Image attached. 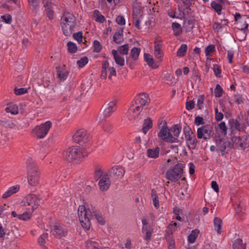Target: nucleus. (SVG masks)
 I'll return each instance as SVG.
<instances>
[{"instance_id": "f257e3e1", "label": "nucleus", "mask_w": 249, "mask_h": 249, "mask_svg": "<svg viewBox=\"0 0 249 249\" xmlns=\"http://www.w3.org/2000/svg\"><path fill=\"white\" fill-rule=\"evenodd\" d=\"M78 214L82 226L87 230L89 229L90 220L94 217L101 225H103L105 224L104 218L95 208H92V209L90 210L89 208L86 209L85 205H80L78 210Z\"/></svg>"}, {"instance_id": "f03ea898", "label": "nucleus", "mask_w": 249, "mask_h": 249, "mask_svg": "<svg viewBox=\"0 0 249 249\" xmlns=\"http://www.w3.org/2000/svg\"><path fill=\"white\" fill-rule=\"evenodd\" d=\"M61 25L63 34L66 36H70L76 25V18L69 12H65L61 18Z\"/></svg>"}, {"instance_id": "7ed1b4c3", "label": "nucleus", "mask_w": 249, "mask_h": 249, "mask_svg": "<svg viewBox=\"0 0 249 249\" xmlns=\"http://www.w3.org/2000/svg\"><path fill=\"white\" fill-rule=\"evenodd\" d=\"M63 158L69 162L76 164L84 157L82 149L79 146L69 147L63 154Z\"/></svg>"}, {"instance_id": "20e7f679", "label": "nucleus", "mask_w": 249, "mask_h": 249, "mask_svg": "<svg viewBox=\"0 0 249 249\" xmlns=\"http://www.w3.org/2000/svg\"><path fill=\"white\" fill-rule=\"evenodd\" d=\"M40 171L34 166H30L27 169V180L29 184L32 186H36L39 184Z\"/></svg>"}, {"instance_id": "39448f33", "label": "nucleus", "mask_w": 249, "mask_h": 249, "mask_svg": "<svg viewBox=\"0 0 249 249\" xmlns=\"http://www.w3.org/2000/svg\"><path fill=\"white\" fill-rule=\"evenodd\" d=\"M183 165L181 163L176 164L174 168L167 171L166 178L167 179L173 182H175L179 180L183 173Z\"/></svg>"}, {"instance_id": "423d86ee", "label": "nucleus", "mask_w": 249, "mask_h": 249, "mask_svg": "<svg viewBox=\"0 0 249 249\" xmlns=\"http://www.w3.org/2000/svg\"><path fill=\"white\" fill-rule=\"evenodd\" d=\"M39 204V199L37 196L35 194H30L26 196L21 202V205L22 206H29L27 208L28 210H31L33 212L37 208Z\"/></svg>"}, {"instance_id": "0eeeda50", "label": "nucleus", "mask_w": 249, "mask_h": 249, "mask_svg": "<svg viewBox=\"0 0 249 249\" xmlns=\"http://www.w3.org/2000/svg\"><path fill=\"white\" fill-rule=\"evenodd\" d=\"M73 140L79 144H84L90 140V136L87 130L80 129L76 131L72 137Z\"/></svg>"}, {"instance_id": "6e6552de", "label": "nucleus", "mask_w": 249, "mask_h": 249, "mask_svg": "<svg viewBox=\"0 0 249 249\" xmlns=\"http://www.w3.org/2000/svg\"><path fill=\"white\" fill-rule=\"evenodd\" d=\"M51 126V122L47 121L45 123L36 126L33 130V132L36 133L38 138L42 139L47 135Z\"/></svg>"}, {"instance_id": "1a4fd4ad", "label": "nucleus", "mask_w": 249, "mask_h": 249, "mask_svg": "<svg viewBox=\"0 0 249 249\" xmlns=\"http://www.w3.org/2000/svg\"><path fill=\"white\" fill-rule=\"evenodd\" d=\"M213 128L210 125L201 126L197 130V136L199 139H203L206 140L213 137Z\"/></svg>"}, {"instance_id": "9d476101", "label": "nucleus", "mask_w": 249, "mask_h": 249, "mask_svg": "<svg viewBox=\"0 0 249 249\" xmlns=\"http://www.w3.org/2000/svg\"><path fill=\"white\" fill-rule=\"evenodd\" d=\"M158 137L166 142L172 143L176 141V138L172 136L171 132H170L166 123L162 126L158 134Z\"/></svg>"}, {"instance_id": "9b49d317", "label": "nucleus", "mask_w": 249, "mask_h": 249, "mask_svg": "<svg viewBox=\"0 0 249 249\" xmlns=\"http://www.w3.org/2000/svg\"><path fill=\"white\" fill-rule=\"evenodd\" d=\"M215 143L217 147V150L221 151L222 156L224 155L225 150H229L232 146L231 142L226 141L224 139H221L219 137L215 138Z\"/></svg>"}, {"instance_id": "f8f14e48", "label": "nucleus", "mask_w": 249, "mask_h": 249, "mask_svg": "<svg viewBox=\"0 0 249 249\" xmlns=\"http://www.w3.org/2000/svg\"><path fill=\"white\" fill-rule=\"evenodd\" d=\"M148 95L146 93H141L137 95L134 101L132 103V106L138 105L142 107L148 103Z\"/></svg>"}, {"instance_id": "ddd939ff", "label": "nucleus", "mask_w": 249, "mask_h": 249, "mask_svg": "<svg viewBox=\"0 0 249 249\" xmlns=\"http://www.w3.org/2000/svg\"><path fill=\"white\" fill-rule=\"evenodd\" d=\"M109 173L111 177L115 178H122L125 173V170L122 166H115L110 170Z\"/></svg>"}, {"instance_id": "4468645a", "label": "nucleus", "mask_w": 249, "mask_h": 249, "mask_svg": "<svg viewBox=\"0 0 249 249\" xmlns=\"http://www.w3.org/2000/svg\"><path fill=\"white\" fill-rule=\"evenodd\" d=\"M51 232L57 238H61L65 236L67 234V231L63 226L59 225H54L51 230Z\"/></svg>"}, {"instance_id": "2eb2a0df", "label": "nucleus", "mask_w": 249, "mask_h": 249, "mask_svg": "<svg viewBox=\"0 0 249 249\" xmlns=\"http://www.w3.org/2000/svg\"><path fill=\"white\" fill-rule=\"evenodd\" d=\"M43 4L45 8V11L47 13V17L49 19L53 18V8L54 5L52 3L50 0H43Z\"/></svg>"}, {"instance_id": "dca6fc26", "label": "nucleus", "mask_w": 249, "mask_h": 249, "mask_svg": "<svg viewBox=\"0 0 249 249\" xmlns=\"http://www.w3.org/2000/svg\"><path fill=\"white\" fill-rule=\"evenodd\" d=\"M110 185V183L108 178V175L107 174H105L103 176L99 181L100 189L102 191H106L109 188Z\"/></svg>"}, {"instance_id": "f3484780", "label": "nucleus", "mask_w": 249, "mask_h": 249, "mask_svg": "<svg viewBox=\"0 0 249 249\" xmlns=\"http://www.w3.org/2000/svg\"><path fill=\"white\" fill-rule=\"evenodd\" d=\"M248 137H239L234 136L232 137L231 140L233 143L238 144L239 146L242 148L245 149L249 146V144L247 143V141Z\"/></svg>"}, {"instance_id": "a211bd4d", "label": "nucleus", "mask_w": 249, "mask_h": 249, "mask_svg": "<svg viewBox=\"0 0 249 249\" xmlns=\"http://www.w3.org/2000/svg\"><path fill=\"white\" fill-rule=\"evenodd\" d=\"M187 146L189 149H194L196 147L197 140L196 136L192 133L189 136H185Z\"/></svg>"}, {"instance_id": "6ab92c4d", "label": "nucleus", "mask_w": 249, "mask_h": 249, "mask_svg": "<svg viewBox=\"0 0 249 249\" xmlns=\"http://www.w3.org/2000/svg\"><path fill=\"white\" fill-rule=\"evenodd\" d=\"M134 108H132L133 106L131 105L130 108L128 111V113L130 115V120L135 119L140 114V112L142 110V107L136 105Z\"/></svg>"}, {"instance_id": "aec40b11", "label": "nucleus", "mask_w": 249, "mask_h": 249, "mask_svg": "<svg viewBox=\"0 0 249 249\" xmlns=\"http://www.w3.org/2000/svg\"><path fill=\"white\" fill-rule=\"evenodd\" d=\"M112 54L117 64L120 66H124V65L125 61L124 58L118 53L117 50H113L112 51Z\"/></svg>"}, {"instance_id": "412c9836", "label": "nucleus", "mask_w": 249, "mask_h": 249, "mask_svg": "<svg viewBox=\"0 0 249 249\" xmlns=\"http://www.w3.org/2000/svg\"><path fill=\"white\" fill-rule=\"evenodd\" d=\"M19 189V186L18 185L12 186L2 195V197L4 199L7 198L12 195L18 192Z\"/></svg>"}, {"instance_id": "4be33fe9", "label": "nucleus", "mask_w": 249, "mask_h": 249, "mask_svg": "<svg viewBox=\"0 0 249 249\" xmlns=\"http://www.w3.org/2000/svg\"><path fill=\"white\" fill-rule=\"evenodd\" d=\"M123 29H120L115 33L113 39L116 44H119L123 42Z\"/></svg>"}, {"instance_id": "5701e85b", "label": "nucleus", "mask_w": 249, "mask_h": 249, "mask_svg": "<svg viewBox=\"0 0 249 249\" xmlns=\"http://www.w3.org/2000/svg\"><path fill=\"white\" fill-rule=\"evenodd\" d=\"M116 105V102L114 101H111L108 104V107L105 109L104 115L106 117H108L111 115L114 111L113 108Z\"/></svg>"}, {"instance_id": "b1692460", "label": "nucleus", "mask_w": 249, "mask_h": 249, "mask_svg": "<svg viewBox=\"0 0 249 249\" xmlns=\"http://www.w3.org/2000/svg\"><path fill=\"white\" fill-rule=\"evenodd\" d=\"M153 125L152 121L151 118H148L143 122L142 131L144 134H146L148 131L152 128Z\"/></svg>"}, {"instance_id": "393cba45", "label": "nucleus", "mask_w": 249, "mask_h": 249, "mask_svg": "<svg viewBox=\"0 0 249 249\" xmlns=\"http://www.w3.org/2000/svg\"><path fill=\"white\" fill-rule=\"evenodd\" d=\"M160 148L156 147L154 148L149 149L147 151V155L149 158L156 159L159 156Z\"/></svg>"}, {"instance_id": "a878e982", "label": "nucleus", "mask_w": 249, "mask_h": 249, "mask_svg": "<svg viewBox=\"0 0 249 249\" xmlns=\"http://www.w3.org/2000/svg\"><path fill=\"white\" fill-rule=\"evenodd\" d=\"M8 106L5 108V110L7 113H10L12 114L16 115L18 113V108L17 105L10 104Z\"/></svg>"}, {"instance_id": "bb28decb", "label": "nucleus", "mask_w": 249, "mask_h": 249, "mask_svg": "<svg viewBox=\"0 0 249 249\" xmlns=\"http://www.w3.org/2000/svg\"><path fill=\"white\" fill-rule=\"evenodd\" d=\"M160 47L161 45L158 43H156L154 46V55L160 61H161V58L163 56L162 52L160 50Z\"/></svg>"}, {"instance_id": "cd10ccee", "label": "nucleus", "mask_w": 249, "mask_h": 249, "mask_svg": "<svg viewBox=\"0 0 249 249\" xmlns=\"http://www.w3.org/2000/svg\"><path fill=\"white\" fill-rule=\"evenodd\" d=\"M233 249H246V244H243L241 238H238L234 241L232 245Z\"/></svg>"}, {"instance_id": "c85d7f7f", "label": "nucleus", "mask_w": 249, "mask_h": 249, "mask_svg": "<svg viewBox=\"0 0 249 249\" xmlns=\"http://www.w3.org/2000/svg\"><path fill=\"white\" fill-rule=\"evenodd\" d=\"M140 52L141 49L140 48L134 47L130 51V57L134 61H136L138 59Z\"/></svg>"}, {"instance_id": "c756f323", "label": "nucleus", "mask_w": 249, "mask_h": 249, "mask_svg": "<svg viewBox=\"0 0 249 249\" xmlns=\"http://www.w3.org/2000/svg\"><path fill=\"white\" fill-rule=\"evenodd\" d=\"M144 59L149 67H151L154 69L157 68V66L154 65V59L150 54L145 53L144 54Z\"/></svg>"}, {"instance_id": "7c9ffc66", "label": "nucleus", "mask_w": 249, "mask_h": 249, "mask_svg": "<svg viewBox=\"0 0 249 249\" xmlns=\"http://www.w3.org/2000/svg\"><path fill=\"white\" fill-rule=\"evenodd\" d=\"M180 127L178 124L174 125L169 129L170 132H171L172 136L176 138V140L180 132Z\"/></svg>"}, {"instance_id": "2f4dec72", "label": "nucleus", "mask_w": 249, "mask_h": 249, "mask_svg": "<svg viewBox=\"0 0 249 249\" xmlns=\"http://www.w3.org/2000/svg\"><path fill=\"white\" fill-rule=\"evenodd\" d=\"M222 220L218 217H215L213 219V224L214 229L216 230L218 234L221 233Z\"/></svg>"}, {"instance_id": "473e14b6", "label": "nucleus", "mask_w": 249, "mask_h": 249, "mask_svg": "<svg viewBox=\"0 0 249 249\" xmlns=\"http://www.w3.org/2000/svg\"><path fill=\"white\" fill-rule=\"evenodd\" d=\"M172 27L175 36H178L182 33V29L181 25L179 23L177 22H174L172 23Z\"/></svg>"}, {"instance_id": "72a5a7b5", "label": "nucleus", "mask_w": 249, "mask_h": 249, "mask_svg": "<svg viewBox=\"0 0 249 249\" xmlns=\"http://www.w3.org/2000/svg\"><path fill=\"white\" fill-rule=\"evenodd\" d=\"M151 197L154 207L156 209H158L159 208V197L157 195L156 191L154 189H152L151 191Z\"/></svg>"}, {"instance_id": "f704fd0d", "label": "nucleus", "mask_w": 249, "mask_h": 249, "mask_svg": "<svg viewBox=\"0 0 249 249\" xmlns=\"http://www.w3.org/2000/svg\"><path fill=\"white\" fill-rule=\"evenodd\" d=\"M199 230L196 229L193 230L191 233L189 235L188 237V240L189 242L191 243H193L195 242L196 237H197L199 234Z\"/></svg>"}, {"instance_id": "c9c22d12", "label": "nucleus", "mask_w": 249, "mask_h": 249, "mask_svg": "<svg viewBox=\"0 0 249 249\" xmlns=\"http://www.w3.org/2000/svg\"><path fill=\"white\" fill-rule=\"evenodd\" d=\"M57 71V75L59 79L62 81H64L67 77L68 74V71H65L64 72H62V69L60 67H58L56 68Z\"/></svg>"}, {"instance_id": "e433bc0d", "label": "nucleus", "mask_w": 249, "mask_h": 249, "mask_svg": "<svg viewBox=\"0 0 249 249\" xmlns=\"http://www.w3.org/2000/svg\"><path fill=\"white\" fill-rule=\"evenodd\" d=\"M93 16L95 18V20L97 22L103 23L105 20V17L101 15L97 10L94 11Z\"/></svg>"}, {"instance_id": "4c0bfd02", "label": "nucleus", "mask_w": 249, "mask_h": 249, "mask_svg": "<svg viewBox=\"0 0 249 249\" xmlns=\"http://www.w3.org/2000/svg\"><path fill=\"white\" fill-rule=\"evenodd\" d=\"M129 50V45L126 44L121 46H119L118 48L117 52L118 51L121 54L126 55L128 53Z\"/></svg>"}, {"instance_id": "58836bf2", "label": "nucleus", "mask_w": 249, "mask_h": 249, "mask_svg": "<svg viewBox=\"0 0 249 249\" xmlns=\"http://www.w3.org/2000/svg\"><path fill=\"white\" fill-rule=\"evenodd\" d=\"M211 6L215 10V11L218 15H220L221 13V10L222 9V6L221 5L217 3L214 1H213L211 2Z\"/></svg>"}, {"instance_id": "ea45409f", "label": "nucleus", "mask_w": 249, "mask_h": 249, "mask_svg": "<svg viewBox=\"0 0 249 249\" xmlns=\"http://www.w3.org/2000/svg\"><path fill=\"white\" fill-rule=\"evenodd\" d=\"M187 50V46L185 44L181 45L177 52V54L179 56H183L185 55Z\"/></svg>"}, {"instance_id": "a19ab883", "label": "nucleus", "mask_w": 249, "mask_h": 249, "mask_svg": "<svg viewBox=\"0 0 249 249\" xmlns=\"http://www.w3.org/2000/svg\"><path fill=\"white\" fill-rule=\"evenodd\" d=\"M133 18H143L142 10L138 7H135L133 9Z\"/></svg>"}, {"instance_id": "79ce46f5", "label": "nucleus", "mask_w": 249, "mask_h": 249, "mask_svg": "<svg viewBox=\"0 0 249 249\" xmlns=\"http://www.w3.org/2000/svg\"><path fill=\"white\" fill-rule=\"evenodd\" d=\"M68 51L71 53H74L77 51L76 44L72 42H68L67 43Z\"/></svg>"}, {"instance_id": "37998d69", "label": "nucleus", "mask_w": 249, "mask_h": 249, "mask_svg": "<svg viewBox=\"0 0 249 249\" xmlns=\"http://www.w3.org/2000/svg\"><path fill=\"white\" fill-rule=\"evenodd\" d=\"M176 230L175 228L173 227V225L172 224H170L167 227V229L166 230V238L170 239L171 238V235L173 234V231Z\"/></svg>"}, {"instance_id": "c03bdc74", "label": "nucleus", "mask_w": 249, "mask_h": 249, "mask_svg": "<svg viewBox=\"0 0 249 249\" xmlns=\"http://www.w3.org/2000/svg\"><path fill=\"white\" fill-rule=\"evenodd\" d=\"M32 211L28 212H25L21 214H19L18 215V218L19 219L23 220H26L30 218L31 214H32Z\"/></svg>"}, {"instance_id": "a18cd8bd", "label": "nucleus", "mask_w": 249, "mask_h": 249, "mask_svg": "<svg viewBox=\"0 0 249 249\" xmlns=\"http://www.w3.org/2000/svg\"><path fill=\"white\" fill-rule=\"evenodd\" d=\"M94 52L96 53H99L102 49V46L101 44L97 40H94L93 42Z\"/></svg>"}, {"instance_id": "49530a36", "label": "nucleus", "mask_w": 249, "mask_h": 249, "mask_svg": "<svg viewBox=\"0 0 249 249\" xmlns=\"http://www.w3.org/2000/svg\"><path fill=\"white\" fill-rule=\"evenodd\" d=\"M88 62V58L87 57H83L77 61V64L79 67L82 68Z\"/></svg>"}, {"instance_id": "de8ad7c7", "label": "nucleus", "mask_w": 249, "mask_h": 249, "mask_svg": "<svg viewBox=\"0 0 249 249\" xmlns=\"http://www.w3.org/2000/svg\"><path fill=\"white\" fill-rule=\"evenodd\" d=\"M223 89L219 84H217L215 89V96L216 97H220L222 96Z\"/></svg>"}, {"instance_id": "09e8293b", "label": "nucleus", "mask_w": 249, "mask_h": 249, "mask_svg": "<svg viewBox=\"0 0 249 249\" xmlns=\"http://www.w3.org/2000/svg\"><path fill=\"white\" fill-rule=\"evenodd\" d=\"M235 128L239 131H244L246 127L244 124H240L237 121L234 123Z\"/></svg>"}, {"instance_id": "8fccbe9b", "label": "nucleus", "mask_w": 249, "mask_h": 249, "mask_svg": "<svg viewBox=\"0 0 249 249\" xmlns=\"http://www.w3.org/2000/svg\"><path fill=\"white\" fill-rule=\"evenodd\" d=\"M204 100V95H200V96H199V97L197 99V105H196V106L198 109H201L202 108Z\"/></svg>"}, {"instance_id": "3c124183", "label": "nucleus", "mask_w": 249, "mask_h": 249, "mask_svg": "<svg viewBox=\"0 0 249 249\" xmlns=\"http://www.w3.org/2000/svg\"><path fill=\"white\" fill-rule=\"evenodd\" d=\"M48 234L47 233H44L38 238V242L41 245H43L45 243V239L48 238Z\"/></svg>"}, {"instance_id": "603ef678", "label": "nucleus", "mask_w": 249, "mask_h": 249, "mask_svg": "<svg viewBox=\"0 0 249 249\" xmlns=\"http://www.w3.org/2000/svg\"><path fill=\"white\" fill-rule=\"evenodd\" d=\"M27 90L28 89L26 88L17 89L15 88L14 89L15 93L17 95H20L27 93Z\"/></svg>"}, {"instance_id": "864d4df0", "label": "nucleus", "mask_w": 249, "mask_h": 249, "mask_svg": "<svg viewBox=\"0 0 249 249\" xmlns=\"http://www.w3.org/2000/svg\"><path fill=\"white\" fill-rule=\"evenodd\" d=\"M1 19L2 21L5 22L6 23L10 24L12 22V17L10 15H5L1 17Z\"/></svg>"}, {"instance_id": "5fc2aeb1", "label": "nucleus", "mask_w": 249, "mask_h": 249, "mask_svg": "<svg viewBox=\"0 0 249 249\" xmlns=\"http://www.w3.org/2000/svg\"><path fill=\"white\" fill-rule=\"evenodd\" d=\"M3 126L6 128H9L13 129L16 127V124L11 121L8 120L5 121V124H3Z\"/></svg>"}, {"instance_id": "6e6d98bb", "label": "nucleus", "mask_w": 249, "mask_h": 249, "mask_svg": "<svg viewBox=\"0 0 249 249\" xmlns=\"http://www.w3.org/2000/svg\"><path fill=\"white\" fill-rule=\"evenodd\" d=\"M214 46L213 45H210L205 48V53L206 56L210 55L211 53L214 52Z\"/></svg>"}, {"instance_id": "4d7b16f0", "label": "nucleus", "mask_w": 249, "mask_h": 249, "mask_svg": "<svg viewBox=\"0 0 249 249\" xmlns=\"http://www.w3.org/2000/svg\"><path fill=\"white\" fill-rule=\"evenodd\" d=\"M28 2L34 9H36V8L39 6V0H28Z\"/></svg>"}, {"instance_id": "13d9d810", "label": "nucleus", "mask_w": 249, "mask_h": 249, "mask_svg": "<svg viewBox=\"0 0 249 249\" xmlns=\"http://www.w3.org/2000/svg\"><path fill=\"white\" fill-rule=\"evenodd\" d=\"M195 107V102L193 100L187 101L186 103V108L188 110H190Z\"/></svg>"}, {"instance_id": "bf43d9fd", "label": "nucleus", "mask_w": 249, "mask_h": 249, "mask_svg": "<svg viewBox=\"0 0 249 249\" xmlns=\"http://www.w3.org/2000/svg\"><path fill=\"white\" fill-rule=\"evenodd\" d=\"M103 172L102 171L99 169H96L94 173V178L96 180L99 179L101 177H103Z\"/></svg>"}, {"instance_id": "052dcab7", "label": "nucleus", "mask_w": 249, "mask_h": 249, "mask_svg": "<svg viewBox=\"0 0 249 249\" xmlns=\"http://www.w3.org/2000/svg\"><path fill=\"white\" fill-rule=\"evenodd\" d=\"M219 128L221 130L222 133L224 135H226L227 133V128L226 126L225 123L224 122H221L219 124Z\"/></svg>"}, {"instance_id": "680f3d73", "label": "nucleus", "mask_w": 249, "mask_h": 249, "mask_svg": "<svg viewBox=\"0 0 249 249\" xmlns=\"http://www.w3.org/2000/svg\"><path fill=\"white\" fill-rule=\"evenodd\" d=\"M213 71L214 72V74L216 77H220V74L221 73V70H220L218 66L217 65H214L213 66Z\"/></svg>"}, {"instance_id": "e2e57ef3", "label": "nucleus", "mask_w": 249, "mask_h": 249, "mask_svg": "<svg viewBox=\"0 0 249 249\" xmlns=\"http://www.w3.org/2000/svg\"><path fill=\"white\" fill-rule=\"evenodd\" d=\"M142 18H133V23L135 26L138 29H141V27L140 23L142 21Z\"/></svg>"}, {"instance_id": "0e129e2a", "label": "nucleus", "mask_w": 249, "mask_h": 249, "mask_svg": "<svg viewBox=\"0 0 249 249\" xmlns=\"http://www.w3.org/2000/svg\"><path fill=\"white\" fill-rule=\"evenodd\" d=\"M116 21L119 25H123L125 24V19L122 16L117 17Z\"/></svg>"}, {"instance_id": "69168bd1", "label": "nucleus", "mask_w": 249, "mask_h": 249, "mask_svg": "<svg viewBox=\"0 0 249 249\" xmlns=\"http://www.w3.org/2000/svg\"><path fill=\"white\" fill-rule=\"evenodd\" d=\"M195 123L196 125H199L201 124H203V118L200 116H197L195 118Z\"/></svg>"}, {"instance_id": "338daca9", "label": "nucleus", "mask_w": 249, "mask_h": 249, "mask_svg": "<svg viewBox=\"0 0 249 249\" xmlns=\"http://www.w3.org/2000/svg\"><path fill=\"white\" fill-rule=\"evenodd\" d=\"M73 37L74 39H80L83 38V33L82 32H78L76 33H74L73 34Z\"/></svg>"}, {"instance_id": "774afa93", "label": "nucleus", "mask_w": 249, "mask_h": 249, "mask_svg": "<svg viewBox=\"0 0 249 249\" xmlns=\"http://www.w3.org/2000/svg\"><path fill=\"white\" fill-rule=\"evenodd\" d=\"M153 232V230L151 231H148L147 232H145V236L144 237V239L147 242H149L151 239V235Z\"/></svg>"}]
</instances>
